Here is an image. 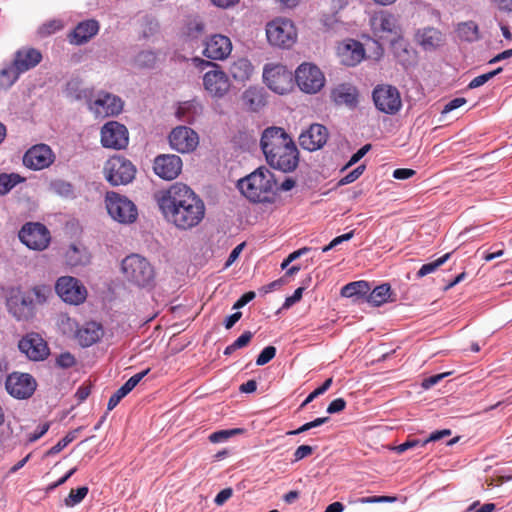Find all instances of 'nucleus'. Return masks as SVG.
<instances>
[{
    "label": "nucleus",
    "instance_id": "nucleus-1",
    "mask_svg": "<svg viewBox=\"0 0 512 512\" xmlns=\"http://www.w3.org/2000/svg\"><path fill=\"white\" fill-rule=\"evenodd\" d=\"M164 218L180 230L198 226L204 219L203 200L186 184L177 182L157 195Z\"/></svg>",
    "mask_w": 512,
    "mask_h": 512
},
{
    "label": "nucleus",
    "instance_id": "nucleus-2",
    "mask_svg": "<svg viewBox=\"0 0 512 512\" xmlns=\"http://www.w3.org/2000/svg\"><path fill=\"white\" fill-rule=\"evenodd\" d=\"M260 146L272 168L288 173L298 166V149L283 128H266L262 133Z\"/></svg>",
    "mask_w": 512,
    "mask_h": 512
},
{
    "label": "nucleus",
    "instance_id": "nucleus-3",
    "mask_svg": "<svg viewBox=\"0 0 512 512\" xmlns=\"http://www.w3.org/2000/svg\"><path fill=\"white\" fill-rule=\"evenodd\" d=\"M276 186L274 174L262 166L240 179L237 187L252 202H266L270 199Z\"/></svg>",
    "mask_w": 512,
    "mask_h": 512
},
{
    "label": "nucleus",
    "instance_id": "nucleus-4",
    "mask_svg": "<svg viewBox=\"0 0 512 512\" xmlns=\"http://www.w3.org/2000/svg\"><path fill=\"white\" fill-rule=\"evenodd\" d=\"M44 300L41 289L37 287L30 291L13 289L7 298V308L17 320H29L35 313V301L41 303Z\"/></svg>",
    "mask_w": 512,
    "mask_h": 512
},
{
    "label": "nucleus",
    "instance_id": "nucleus-5",
    "mask_svg": "<svg viewBox=\"0 0 512 512\" xmlns=\"http://www.w3.org/2000/svg\"><path fill=\"white\" fill-rule=\"evenodd\" d=\"M193 62L197 67H200L201 69L208 67L212 68L203 75V87L212 98H223L229 92L231 87V82L228 75L222 69H220L217 64L211 61L195 57Z\"/></svg>",
    "mask_w": 512,
    "mask_h": 512
},
{
    "label": "nucleus",
    "instance_id": "nucleus-6",
    "mask_svg": "<svg viewBox=\"0 0 512 512\" xmlns=\"http://www.w3.org/2000/svg\"><path fill=\"white\" fill-rule=\"evenodd\" d=\"M122 272L129 282L139 287H147L154 280L153 267L139 254H131L123 259Z\"/></svg>",
    "mask_w": 512,
    "mask_h": 512
},
{
    "label": "nucleus",
    "instance_id": "nucleus-7",
    "mask_svg": "<svg viewBox=\"0 0 512 512\" xmlns=\"http://www.w3.org/2000/svg\"><path fill=\"white\" fill-rule=\"evenodd\" d=\"M105 204L111 218L122 224L136 221L138 211L136 205L126 196L116 192H107Z\"/></svg>",
    "mask_w": 512,
    "mask_h": 512
},
{
    "label": "nucleus",
    "instance_id": "nucleus-8",
    "mask_svg": "<svg viewBox=\"0 0 512 512\" xmlns=\"http://www.w3.org/2000/svg\"><path fill=\"white\" fill-rule=\"evenodd\" d=\"M136 174V168L132 162L122 156L109 158L104 166L106 180L113 186L130 183Z\"/></svg>",
    "mask_w": 512,
    "mask_h": 512
},
{
    "label": "nucleus",
    "instance_id": "nucleus-9",
    "mask_svg": "<svg viewBox=\"0 0 512 512\" xmlns=\"http://www.w3.org/2000/svg\"><path fill=\"white\" fill-rule=\"evenodd\" d=\"M266 35L271 45L281 48H290L297 39L293 22L285 18H278L268 23Z\"/></svg>",
    "mask_w": 512,
    "mask_h": 512
},
{
    "label": "nucleus",
    "instance_id": "nucleus-10",
    "mask_svg": "<svg viewBox=\"0 0 512 512\" xmlns=\"http://www.w3.org/2000/svg\"><path fill=\"white\" fill-rule=\"evenodd\" d=\"M88 109L95 118L104 119L118 115L123 110V101L117 95L98 91L93 99L88 100Z\"/></svg>",
    "mask_w": 512,
    "mask_h": 512
},
{
    "label": "nucleus",
    "instance_id": "nucleus-11",
    "mask_svg": "<svg viewBox=\"0 0 512 512\" xmlns=\"http://www.w3.org/2000/svg\"><path fill=\"white\" fill-rule=\"evenodd\" d=\"M295 81L303 92L315 94L324 87L325 76L316 65L302 63L295 71Z\"/></svg>",
    "mask_w": 512,
    "mask_h": 512
},
{
    "label": "nucleus",
    "instance_id": "nucleus-12",
    "mask_svg": "<svg viewBox=\"0 0 512 512\" xmlns=\"http://www.w3.org/2000/svg\"><path fill=\"white\" fill-rule=\"evenodd\" d=\"M266 85L277 94H285L292 88V72L281 64H266L263 70Z\"/></svg>",
    "mask_w": 512,
    "mask_h": 512
},
{
    "label": "nucleus",
    "instance_id": "nucleus-13",
    "mask_svg": "<svg viewBox=\"0 0 512 512\" xmlns=\"http://www.w3.org/2000/svg\"><path fill=\"white\" fill-rule=\"evenodd\" d=\"M376 108L389 115L396 114L402 107V100L398 89L391 85H377L372 93Z\"/></svg>",
    "mask_w": 512,
    "mask_h": 512
},
{
    "label": "nucleus",
    "instance_id": "nucleus-14",
    "mask_svg": "<svg viewBox=\"0 0 512 512\" xmlns=\"http://www.w3.org/2000/svg\"><path fill=\"white\" fill-rule=\"evenodd\" d=\"M55 290L64 302L73 305L83 303L87 297L85 286L72 276L60 277L56 282Z\"/></svg>",
    "mask_w": 512,
    "mask_h": 512
},
{
    "label": "nucleus",
    "instance_id": "nucleus-15",
    "mask_svg": "<svg viewBox=\"0 0 512 512\" xmlns=\"http://www.w3.org/2000/svg\"><path fill=\"white\" fill-rule=\"evenodd\" d=\"M19 239L30 249L43 250L50 242V232L41 223H27L20 230Z\"/></svg>",
    "mask_w": 512,
    "mask_h": 512
},
{
    "label": "nucleus",
    "instance_id": "nucleus-16",
    "mask_svg": "<svg viewBox=\"0 0 512 512\" xmlns=\"http://www.w3.org/2000/svg\"><path fill=\"white\" fill-rule=\"evenodd\" d=\"M5 386L12 397L27 399L32 396L37 384L30 374L14 372L7 377Z\"/></svg>",
    "mask_w": 512,
    "mask_h": 512
},
{
    "label": "nucleus",
    "instance_id": "nucleus-17",
    "mask_svg": "<svg viewBox=\"0 0 512 512\" xmlns=\"http://www.w3.org/2000/svg\"><path fill=\"white\" fill-rule=\"evenodd\" d=\"M127 128L116 121L107 122L101 129V143L106 148L124 149L128 145Z\"/></svg>",
    "mask_w": 512,
    "mask_h": 512
},
{
    "label": "nucleus",
    "instance_id": "nucleus-18",
    "mask_svg": "<svg viewBox=\"0 0 512 512\" xmlns=\"http://www.w3.org/2000/svg\"><path fill=\"white\" fill-rule=\"evenodd\" d=\"M171 148L179 153H190L199 144L198 134L187 126H177L169 134Z\"/></svg>",
    "mask_w": 512,
    "mask_h": 512
},
{
    "label": "nucleus",
    "instance_id": "nucleus-19",
    "mask_svg": "<svg viewBox=\"0 0 512 512\" xmlns=\"http://www.w3.org/2000/svg\"><path fill=\"white\" fill-rule=\"evenodd\" d=\"M370 26L373 33L380 38L384 36L393 38L402 34L398 17L387 11L375 13L370 18Z\"/></svg>",
    "mask_w": 512,
    "mask_h": 512
},
{
    "label": "nucleus",
    "instance_id": "nucleus-20",
    "mask_svg": "<svg viewBox=\"0 0 512 512\" xmlns=\"http://www.w3.org/2000/svg\"><path fill=\"white\" fill-rule=\"evenodd\" d=\"M55 161V154L46 144H37L29 148L24 156V165L31 170H42L48 168Z\"/></svg>",
    "mask_w": 512,
    "mask_h": 512
},
{
    "label": "nucleus",
    "instance_id": "nucleus-21",
    "mask_svg": "<svg viewBox=\"0 0 512 512\" xmlns=\"http://www.w3.org/2000/svg\"><path fill=\"white\" fill-rule=\"evenodd\" d=\"M232 52V42L229 37L214 34L204 41L203 55L211 60L222 61Z\"/></svg>",
    "mask_w": 512,
    "mask_h": 512
},
{
    "label": "nucleus",
    "instance_id": "nucleus-22",
    "mask_svg": "<svg viewBox=\"0 0 512 512\" xmlns=\"http://www.w3.org/2000/svg\"><path fill=\"white\" fill-rule=\"evenodd\" d=\"M22 353L33 361L44 360L49 355V348L45 340L37 333L25 335L18 344Z\"/></svg>",
    "mask_w": 512,
    "mask_h": 512
},
{
    "label": "nucleus",
    "instance_id": "nucleus-23",
    "mask_svg": "<svg viewBox=\"0 0 512 512\" xmlns=\"http://www.w3.org/2000/svg\"><path fill=\"white\" fill-rule=\"evenodd\" d=\"M153 169L160 178L173 180L182 170V160L174 154L159 155L154 160Z\"/></svg>",
    "mask_w": 512,
    "mask_h": 512
},
{
    "label": "nucleus",
    "instance_id": "nucleus-24",
    "mask_svg": "<svg viewBox=\"0 0 512 512\" xmlns=\"http://www.w3.org/2000/svg\"><path fill=\"white\" fill-rule=\"evenodd\" d=\"M414 41L424 51L431 52L441 47L445 42V35L438 28L425 26L416 29Z\"/></svg>",
    "mask_w": 512,
    "mask_h": 512
},
{
    "label": "nucleus",
    "instance_id": "nucleus-25",
    "mask_svg": "<svg viewBox=\"0 0 512 512\" xmlns=\"http://www.w3.org/2000/svg\"><path fill=\"white\" fill-rule=\"evenodd\" d=\"M337 55L341 64L354 67L364 59L365 49L359 41L348 39L338 45Z\"/></svg>",
    "mask_w": 512,
    "mask_h": 512
},
{
    "label": "nucleus",
    "instance_id": "nucleus-26",
    "mask_svg": "<svg viewBox=\"0 0 512 512\" xmlns=\"http://www.w3.org/2000/svg\"><path fill=\"white\" fill-rule=\"evenodd\" d=\"M327 139V128L321 124L315 123L300 134L299 143L305 150L316 151L325 145Z\"/></svg>",
    "mask_w": 512,
    "mask_h": 512
},
{
    "label": "nucleus",
    "instance_id": "nucleus-27",
    "mask_svg": "<svg viewBox=\"0 0 512 512\" xmlns=\"http://www.w3.org/2000/svg\"><path fill=\"white\" fill-rule=\"evenodd\" d=\"M103 336V328L97 322H87L78 328L76 339L82 347H89L98 342Z\"/></svg>",
    "mask_w": 512,
    "mask_h": 512
},
{
    "label": "nucleus",
    "instance_id": "nucleus-28",
    "mask_svg": "<svg viewBox=\"0 0 512 512\" xmlns=\"http://www.w3.org/2000/svg\"><path fill=\"white\" fill-rule=\"evenodd\" d=\"M331 97L337 105L354 108L357 105L358 92L355 86L349 83L337 85L331 92Z\"/></svg>",
    "mask_w": 512,
    "mask_h": 512
},
{
    "label": "nucleus",
    "instance_id": "nucleus-29",
    "mask_svg": "<svg viewBox=\"0 0 512 512\" xmlns=\"http://www.w3.org/2000/svg\"><path fill=\"white\" fill-rule=\"evenodd\" d=\"M41 59L42 55L38 50L27 48L18 50L13 62L17 66L18 71L24 73L39 64Z\"/></svg>",
    "mask_w": 512,
    "mask_h": 512
},
{
    "label": "nucleus",
    "instance_id": "nucleus-30",
    "mask_svg": "<svg viewBox=\"0 0 512 512\" xmlns=\"http://www.w3.org/2000/svg\"><path fill=\"white\" fill-rule=\"evenodd\" d=\"M99 31V24L95 20H86L79 23L70 35L72 44L81 45L90 40Z\"/></svg>",
    "mask_w": 512,
    "mask_h": 512
},
{
    "label": "nucleus",
    "instance_id": "nucleus-31",
    "mask_svg": "<svg viewBox=\"0 0 512 512\" xmlns=\"http://www.w3.org/2000/svg\"><path fill=\"white\" fill-rule=\"evenodd\" d=\"M202 111L203 107L200 102L189 100L178 105L175 116L178 120L191 124L202 114Z\"/></svg>",
    "mask_w": 512,
    "mask_h": 512
},
{
    "label": "nucleus",
    "instance_id": "nucleus-32",
    "mask_svg": "<svg viewBox=\"0 0 512 512\" xmlns=\"http://www.w3.org/2000/svg\"><path fill=\"white\" fill-rule=\"evenodd\" d=\"M242 101L247 109L253 112L259 111L266 104L264 91L258 87L246 89L242 94Z\"/></svg>",
    "mask_w": 512,
    "mask_h": 512
},
{
    "label": "nucleus",
    "instance_id": "nucleus-33",
    "mask_svg": "<svg viewBox=\"0 0 512 512\" xmlns=\"http://www.w3.org/2000/svg\"><path fill=\"white\" fill-rule=\"evenodd\" d=\"M229 72L235 81L246 82L253 75L254 67L248 59L240 58L231 64Z\"/></svg>",
    "mask_w": 512,
    "mask_h": 512
},
{
    "label": "nucleus",
    "instance_id": "nucleus-34",
    "mask_svg": "<svg viewBox=\"0 0 512 512\" xmlns=\"http://www.w3.org/2000/svg\"><path fill=\"white\" fill-rule=\"evenodd\" d=\"M90 261V254L82 245H71L66 252V262L72 267L84 266Z\"/></svg>",
    "mask_w": 512,
    "mask_h": 512
},
{
    "label": "nucleus",
    "instance_id": "nucleus-35",
    "mask_svg": "<svg viewBox=\"0 0 512 512\" xmlns=\"http://www.w3.org/2000/svg\"><path fill=\"white\" fill-rule=\"evenodd\" d=\"M391 48L394 56L399 62L402 64L409 62L412 55V50L409 49V45L407 41L402 37V34L391 39Z\"/></svg>",
    "mask_w": 512,
    "mask_h": 512
},
{
    "label": "nucleus",
    "instance_id": "nucleus-36",
    "mask_svg": "<svg viewBox=\"0 0 512 512\" xmlns=\"http://www.w3.org/2000/svg\"><path fill=\"white\" fill-rule=\"evenodd\" d=\"M391 287L389 284H381L375 287L367 297V302L372 306L378 307L387 302L393 301L391 299Z\"/></svg>",
    "mask_w": 512,
    "mask_h": 512
},
{
    "label": "nucleus",
    "instance_id": "nucleus-37",
    "mask_svg": "<svg viewBox=\"0 0 512 512\" xmlns=\"http://www.w3.org/2000/svg\"><path fill=\"white\" fill-rule=\"evenodd\" d=\"M49 190L66 199H73L76 196L74 186L70 182L62 179L51 181L49 184Z\"/></svg>",
    "mask_w": 512,
    "mask_h": 512
},
{
    "label": "nucleus",
    "instance_id": "nucleus-38",
    "mask_svg": "<svg viewBox=\"0 0 512 512\" xmlns=\"http://www.w3.org/2000/svg\"><path fill=\"white\" fill-rule=\"evenodd\" d=\"M370 290L368 282L360 280L350 282L342 287L341 295L347 298L360 297L366 295Z\"/></svg>",
    "mask_w": 512,
    "mask_h": 512
},
{
    "label": "nucleus",
    "instance_id": "nucleus-39",
    "mask_svg": "<svg viewBox=\"0 0 512 512\" xmlns=\"http://www.w3.org/2000/svg\"><path fill=\"white\" fill-rule=\"evenodd\" d=\"M458 36L467 42H474L479 39L478 25L473 21L463 22L458 25Z\"/></svg>",
    "mask_w": 512,
    "mask_h": 512
},
{
    "label": "nucleus",
    "instance_id": "nucleus-40",
    "mask_svg": "<svg viewBox=\"0 0 512 512\" xmlns=\"http://www.w3.org/2000/svg\"><path fill=\"white\" fill-rule=\"evenodd\" d=\"M22 72L18 71L17 66L13 62L11 65L4 67L0 71V86L4 88L11 87L18 79Z\"/></svg>",
    "mask_w": 512,
    "mask_h": 512
},
{
    "label": "nucleus",
    "instance_id": "nucleus-41",
    "mask_svg": "<svg viewBox=\"0 0 512 512\" xmlns=\"http://www.w3.org/2000/svg\"><path fill=\"white\" fill-rule=\"evenodd\" d=\"M157 60L155 52L151 50L141 51L134 59V65L138 68H152Z\"/></svg>",
    "mask_w": 512,
    "mask_h": 512
},
{
    "label": "nucleus",
    "instance_id": "nucleus-42",
    "mask_svg": "<svg viewBox=\"0 0 512 512\" xmlns=\"http://www.w3.org/2000/svg\"><path fill=\"white\" fill-rule=\"evenodd\" d=\"M451 256V253H446L438 259L423 264L417 272V277L422 278L428 274L434 273L440 266H442Z\"/></svg>",
    "mask_w": 512,
    "mask_h": 512
},
{
    "label": "nucleus",
    "instance_id": "nucleus-43",
    "mask_svg": "<svg viewBox=\"0 0 512 512\" xmlns=\"http://www.w3.org/2000/svg\"><path fill=\"white\" fill-rule=\"evenodd\" d=\"M88 488L86 486L80 487L76 490L72 489L68 496L65 498L64 503L67 507H74L87 496Z\"/></svg>",
    "mask_w": 512,
    "mask_h": 512
},
{
    "label": "nucleus",
    "instance_id": "nucleus-44",
    "mask_svg": "<svg viewBox=\"0 0 512 512\" xmlns=\"http://www.w3.org/2000/svg\"><path fill=\"white\" fill-rule=\"evenodd\" d=\"M19 182V176L16 174L0 175V195L7 194Z\"/></svg>",
    "mask_w": 512,
    "mask_h": 512
},
{
    "label": "nucleus",
    "instance_id": "nucleus-45",
    "mask_svg": "<svg viewBox=\"0 0 512 512\" xmlns=\"http://www.w3.org/2000/svg\"><path fill=\"white\" fill-rule=\"evenodd\" d=\"M241 433V429H228V430H220L216 431L209 436V440L212 443H223L227 441L230 437Z\"/></svg>",
    "mask_w": 512,
    "mask_h": 512
},
{
    "label": "nucleus",
    "instance_id": "nucleus-46",
    "mask_svg": "<svg viewBox=\"0 0 512 512\" xmlns=\"http://www.w3.org/2000/svg\"><path fill=\"white\" fill-rule=\"evenodd\" d=\"M501 71H502V68L499 67V68H497V69H495L493 71H490L488 73H485V74H482V75H479V76L475 77L468 84V88L475 89V88H478V87L484 85L489 80H491L493 77L498 75Z\"/></svg>",
    "mask_w": 512,
    "mask_h": 512
},
{
    "label": "nucleus",
    "instance_id": "nucleus-47",
    "mask_svg": "<svg viewBox=\"0 0 512 512\" xmlns=\"http://www.w3.org/2000/svg\"><path fill=\"white\" fill-rule=\"evenodd\" d=\"M132 390L124 383L116 392L110 397L107 408L113 410L119 402L131 392Z\"/></svg>",
    "mask_w": 512,
    "mask_h": 512
},
{
    "label": "nucleus",
    "instance_id": "nucleus-48",
    "mask_svg": "<svg viewBox=\"0 0 512 512\" xmlns=\"http://www.w3.org/2000/svg\"><path fill=\"white\" fill-rule=\"evenodd\" d=\"M328 421H329V417L316 418L315 420H313L311 422H307V423L303 424L302 426H300L296 430H292V431L287 432V435H298V434L304 433V432H306V431H308L310 429L319 427V426L325 424Z\"/></svg>",
    "mask_w": 512,
    "mask_h": 512
},
{
    "label": "nucleus",
    "instance_id": "nucleus-49",
    "mask_svg": "<svg viewBox=\"0 0 512 512\" xmlns=\"http://www.w3.org/2000/svg\"><path fill=\"white\" fill-rule=\"evenodd\" d=\"M64 24L59 19L47 21L39 28V34L42 36L51 35L63 28Z\"/></svg>",
    "mask_w": 512,
    "mask_h": 512
},
{
    "label": "nucleus",
    "instance_id": "nucleus-50",
    "mask_svg": "<svg viewBox=\"0 0 512 512\" xmlns=\"http://www.w3.org/2000/svg\"><path fill=\"white\" fill-rule=\"evenodd\" d=\"M276 355V348L274 346L265 347L256 359V365L263 366L270 362Z\"/></svg>",
    "mask_w": 512,
    "mask_h": 512
},
{
    "label": "nucleus",
    "instance_id": "nucleus-51",
    "mask_svg": "<svg viewBox=\"0 0 512 512\" xmlns=\"http://www.w3.org/2000/svg\"><path fill=\"white\" fill-rule=\"evenodd\" d=\"M75 436L73 433L67 434L61 440H59L53 447H51L47 451L48 456L56 455L60 451H62L68 444H70L74 440Z\"/></svg>",
    "mask_w": 512,
    "mask_h": 512
},
{
    "label": "nucleus",
    "instance_id": "nucleus-52",
    "mask_svg": "<svg viewBox=\"0 0 512 512\" xmlns=\"http://www.w3.org/2000/svg\"><path fill=\"white\" fill-rule=\"evenodd\" d=\"M331 384H332V378L326 379L320 387L315 389L313 392H311L307 396V398L305 399V401L302 403L301 406L302 407L306 406L308 403L312 402L316 397L324 394L330 388Z\"/></svg>",
    "mask_w": 512,
    "mask_h": 512
},
{
    "label": "nucleus",
    "instance_id": "nucleus-53",
    "mask_svg": "<svg viewBox=\"0 0 512 512\" xmlns=\"http://www.w3.org/2000/svg\"><path fill=\"white\" fill-rule=\"evenodd\" d=\"M159 30V24L154 19H147L143 25L142 36L144 38H150L154 36Z\"/></svg>",
    "mask_w": 512,
    "mask_h": 512
},
{
    "label": "nucleus",
    "instance_id": "nucleus-54",
    "mask_svg": "<svg viewBox=\"0 0 512 512\" xmlns=\"http://www.w3.org/2000/svg\"><path fill=\"white\" fill-rule=\"evenodd\" d=\"M67 91L76 100L87 98V91L83 90V89H79V82L78 81H70L67 84Z\"/></svg>",
    "mask_w": 512,
    "mask_h": 512
},
{
    "label": "nucleus",
    "instance_id": "nucleus-55",
    "mask_svg": "<svg viewBox=\"0 0 512 512\" xmlns=\"http://www.w3.org/2000/svg\"><path fill=\"white\" fill-rule=\"evenodd\" d=\"M75 362L74 356L69 352L61 353L56 359L57 365L61 368H70Z\"/></svg>",
    "mask_w": 512,
    "mask_h": 512
},
{
    "label": "nucleus",
    "instance_id": "nucleus-56",
    "mask_svg": "<svg viewBox=\"0 0 512 512\" xmlns=\"http://www.w3.org/2000/svg\"><path fill=\"white\" fill-rule=\"evenodd\" d=\"M422 440H419V439H411V440H407L406 442L398 445V446H395L392 448V450L396 451L397 453L401 454L411 448H414V447H422Z\"/></svg>",
    "mask_w": 512,
    "mask_h": 512
},
{
    "label": "nucleus",
    "instance_id": "nucleus-57",
    "mask_svg": "<svg viewBox=\"0 0 512 512\" xmlns=\"http://www.w3.org/2000/svg\"><path fill=\"white\" fill-rule=\"evenodd\" d=\"M451 435V430L449 429H443L439 431L432 432L429 437L425 440H422V447L426 446L430 442H436L439 441L445 437H448Z\"/></svg>",
    "mask_w": 512,
    "mask_h": 512
},
{
    "label": "nucleus",
    "instance_id": "nucleus-58",
    "mask_svg": "<svg viewBox=\"0 0 512 512\" xmlns=\"http://www.w3.org/2000/svg\"><path fill=\"white\" fill-rule=\"evenodd\" d=\"M450 374H451L450 372H445V373H440L437 375L430 376L423 380L422 387L426 390L430 389Z\"/></svg>",
    "mask_w": 512,
    "mask_h": 512
},
{
    "label": "nucleus",
    "instance_id": "nucleus-59",
    "mask_svg": "<svg viewBox=\"0 0 512 512\" xmlns=\"http://www.w3.org/2000/svg\"><path fill=\"white\" fill-rule=\"evenodd\" d=\"M203 30H204L203 23L194 21V22L189 23V25L187 27V35L190 38H197L199 35L202 34Z\"/></svg>",
    "mask_w": 512,
    "mask_h": 512
},
{
    "label": "nucleus",
    "instance_id": "nucleus-60",
    "mask_svg": "<svg viewBox=\"0 0 512 512\" xmlns=\"http://www.w3.org/2000/svg\"><path fill=\"white\" fill-rule=\"evenodd\" d=\"M364 171V166H359L340 180V184L346 185L354 182Z\"/></svg>",
    "mask_w": 512,
    "mask_h": 512
},
{
    "label": "nucleus",
    "instance_id": "nucleus-61",
    "mask_svg": "<svg viewBox=\"0 0 512 512\" xmlns=\"http://www.w3.org/2000/svg\"><path fill=\"white\" fill-rule=\"evenodd\" d=\"M313 452V448L309 445H301L294 452V462L300 461Z\"/></svg>",
    "mask_w": 512,
    "mask_h": 512
},
{
    "label": "nucleus",
    "instance_id": "nucleus-62",
    "mask_svg": "<svg viewBox=\"0 0 512 512\" xmlns=\"http://www.w3.org/2000/svg\"><path fill=\"white\" fill-rule=\"evenodd\" d=\"M346 406V402L343 398L334 399L327 407V413L335 414L341 412Z\"/></svg>",
    "mask_w": 512,
    "mask_h": 512
},
{
    "label": "nucleus",
    "instance_id": "nucleus-63",
    "mask_svg": "<svg viewBox=\"0 0 512 512\" xmlns=\"http://www.w3.org/2000/svg\"><path fill=\"white\" fill-rule=\"evenodd\" d=\"M466 103V99L462 97L454 98L453 100L449 101L443 108L442 113L447 114L461 106H463Z\"/></svg>",
    "mask_w": 512,
    "mask_h": 512
},
{
    "label": "nucleus",
    "instance_id": "nucleus-64",
    "mask_svg": "<svg viewBox=\"0 0 512 512\" xmlns=\"http://www.w3.org/2000/svg\"><path fill=\"white\" fill-rule=\"evenodd\" d=\"M490 2L501 12L512 13V0H490Z\"/></svg>",
    "mask_w": 512,
    "mask_h": 512
}]
</instances>
